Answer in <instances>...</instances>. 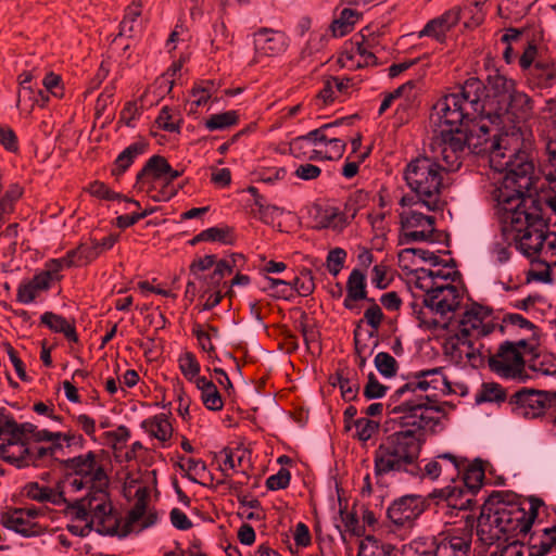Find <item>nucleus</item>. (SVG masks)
Wrapping results in <instances>:
<instances>
[{"instance_id":"nucleus-1","label":"nucleus","mask_w":556,"mask_h":556,"mask_svg":"<svg viewBox=\"0 0 556 556\" xmlns=\"http://www.w3.org/2000/svg\"><path fill=\"white\" fill-rule=\"evenodd\" d=\"M399 263L410 271L415 287L425 292L424 303L435 316L432 324L447 327L465 295L462 275L455 265L424 249L402 250Z\"/></svg>"},{"instance_id":"nucleus-2","label":"nucleus","mask_w":556,"mask_h":556,"mask_svg":"<svg viewBox=\"0 0 556 556\" xmlns=\"http://www.w3.org/2000/svg\"><path fill=\"white\" fill-rule=\"evenodd\" d=\"M426 404L427 399L422 397L405 399L400 404H390V412L401 415L404 428L388 435L376 450V476L415 471L425 433L433 431L439 422V413Z\"/></svg>"},{"instance_id":"nucleus-3","label":"nucleus","mask_w":556,"mask_h":556,"mask_svg":"<svg viewBox=\"0 0 556 556\" xmlns=\"http://www.w3.org/2000/svg\"><path fill=\"white\" fill-rule=\"evenodd\" d=\"M532 170V163H522L519 169L505 175L493 191L503 228L513 233L517 248L526 256L533 255L534 247L548 227L540 214L527 205L530 199L525 194L531 186Z\"/></svg>"},{"instance_id":"nucleus-4","label":"nucleus","mask_w":556,"mask_h":556,"mask_svg":"<svg viewBox=\"0 0 556 556\" xmlns=\"http://www.w3.org/2000/svg\"><path fill=\"white\" fill-rule=\"evenodd\" d=\"M485 121L468 124L460 130H435V138L432 150L441 159L444 173L453 172L460 167L465 150L480 155L488 154L490 166L505 175L510 174V161L506 160V152L501 150V141L491 140L490 131L486 129ZM516 169H513L515 172Z\"/></svg>"},{"instance_id":"nucleus-5","label":"nucleus","mask_w":556,"mask_h":556,"mask_svg":"<svg viewBox=\"0 0 556 556\" xmlns=\"http://www.w3.org/2000/svg\"><path fill=\"white\" fill-rule=\"evenodd\" d=\"M533 114V101L523 91L516 89L504 104V110L492 117L491 140L501 141L509 167L519 169L522 163H530L526 150L531 146V132L525 123Z\"/></svg>"},{"instance_id":"nucleus-6","label":"nucleus","mask_w":556,"mask_h":556,"mask_svg":"<svg viewBox=\"0 0 556 556\" xmlns=\"http://www.w3.org/2000/svg\"><path fill=\"white\" fill-rule=\"evenodd\" d=\"M483 86L468 79L457 91L444 94L433 105L430 122L435 130H460L482 119L480 98Z\"/></svg>"},{"instance_id":"nucleus-7","label":"nucleus","mask_w":556,"mask_h":556,"mask_svg":"<svg viewBox=\"0 0 556 556\" xmlns=\"http://www.w3.org/2000/svg\"><path fill=\"white\" fill-rule=\"evenodd\" d=\"M66 508L71 516L67 530L76 536H87L91 530L101 534L124 536L125 531L119 530V517L113 509L108 494L100 497L67 500Z\"/></svg>"},{"instance_id":"nucleus-8","label":"nucleus","mask_w":556,"mask_h":556,"mask_svg":"<svg viewBox=\"0 0 556 556\" xmlns=\"http://www.w3.org/2000/svg\"><path fill=\"white\" fill-rule=\"evenodd\" d=\"M488 503H497L494 507L483 509L478 518L477 534L481 542L492 545L497 541H508L526 535L531 527L526 508L518 504H506L502 495L492 496Z\"/></svg>"},{"instance_id":"nucleus-9","label":"nucleus","mask_w":556,"mask_h":556,"mask_svg":"<svg viewBox=\"0 0 556 556\" xmlns=\"http://www.w3.org/2000/svg\"><path fill=\"white\" fill-rule=\"evenodd\" d=\"M444 176V167L439 160L426 155L410 160L403 170L407 187L416 195V205H425L428 211L440 205Z\"/></svg>"},{"instance_id":"nucleus-10","label":"nucleus","mask_w":556,"mask_h":556,"mask_svg":"<svg viewBox=\"0 0 556 556\" xmlns=\"http://www.w3.org/2000/svg\"><path fill=\"white\" fill-rule=\"evenodd\" d=\"M67 478L64 483L66 493H76L85 490V497H100L106 494L109 478L103 465L101 453L88 452L70 458L65 463Z\"/></svg>"},{"instance_id":"nucleus-11","label":"nucleus","mask_w":556,"mask_h":556,"mask_svg":"<svg viewBox=\"0 0 556 556\" xmlns=\"http://www.w3.org/2000/svg\"><path fill=\"white\" fill-rule=\"evenodd\" d=\"M0 457L15 465H37L35 426L0 418Z\"/></svg>"},{"instance_id":"nucleus-12","label":"nucleus","mask_w":556,"mask_h":556,"mask_svg":"<svg viewBox=\"0 0 556 556\" xmlns=\"http://www.w3.org/2000/svg\"><path fill=\"white\" fill-rule=\"evenodd\" d=\"M181 174L180 170L174 169L165 157L153 155L137 174L134 189L155 202H165L177 193L174 181Z\"/></svg>"},{"instance_id":"nucleus-13","label":"nucleus","mask_w":556,"mask_h":556,"mask_svg":"<svg viewBox=\"0 0 556 556\" xmlns=\"http://www.w3.org/2000/svg\"><path fill=\"white\" fill-rule=\"evenodd\" d=\"M452 392V387L443 374L441 368L430 370H422L416 377L399 388L393 396L391 404H400L405 399H427V406L440 412L432 404L431 397H437L439 394H448Z\"/></svg>"},{"instance_id":"nucleus-14","label":"nucleus","mask_w":556,"mask_h":556,"mask_svg":"<svg viewBox=\"0 0 556 556\" xmlns=\"http://www.w3.org/2000/svg\"><path fill=\"white\" fill-rule=\"evenodd\" d=\"M490 367L507 379H522L527 357L532 355V346L521 340L518 343L505 342L495 354L485 350Z\"/></svg>"},{"instance_id":"nucleus-15","label":"nucleus","mask_w":556,"mask_h":556,"mask_svg":"<svg viewBox=\"0 0 556 556\" xmlns=\"http://www.w3.org/2000/svg\"><path fill=\"white\" fill-rule=\"evenodd\" d=\"M59 263L47 261L31 278L23 279L16 288V301L24 305L41 302L51 288L62 279Z\"/></svg>"},{"instance_id":"nucleus-16","label":"nucleus","mask_w":556,"mask_h":556,"mask_svg":"<svg viewBox=\"0 0 556 556\" xmlns=\"http://www.w3.org/2000/svg\"><path fill=\"white\" fill-rule=\"evenodd\" d=\"M444 353L452 363L460 366L479 367L486 357L482 343L459 329L446 339Z\"/></svg>"},{"instance_id":"nucleus-17","label":"nucleus","mask_w":556,"mask_h":556,"mask_svg":"<svg viewBox=\"0 0 556 556\" xmlns=\"http://www.w3.org/2000/svg\"><path fill=\"white\" fill-rule=\"evenodd\" d=\"M490 93L482 100L480 98V109L482 112V121L486 123V129L490 131L492 125V117H496L501 110H504V104L507 102L509 96L517 89L514 79L508 78L500 73L490 75L488 78Z\"/></svg>"},{"instance_id":"nucleus-18","label":"nucleus","mask_w":556,"mask_h":556,"mask_svg":"<svg viewBox=\"0 0 556 556\" xmlns=\"http://www.w3.org/2000/svg\"><path fill=\"white\" fill-rule=\"evenodd\" d=\"M413 205V207L405 210L401 213V223L404 236L412 241H422L432 238L434 232V218L431 215L425 214L420 211L425 205H416L417 200L413 198L403 197L401 205Z\"/></svg>"},{"instance_id":"nucleus-19","label":"nucleus","mask_w":556,"mask_h":556,"mask_svg":"<svg viewBox=\"0 0 556 556\" xmlns=\"http://www.w3.org/2000/svg\"><path fill=\"white\" fill-rule=\"evenodd\" d=\"M496 328L502 331L493 311L478 303L466 306L458 321V329L477 340L492 333Z\"/></svg>"},{"instance_id":"nucleus-20","label":"nucleus","mask_w":556,"mask_h":556,"mask_svg":"<svg viewBox=\"0 0 556 556\" xmlns=\"http://www.w3.org/2000/svg\"><path fill=\"white\" fill-rule=\"evenodd\" d=\"M531 269L528 273V280L541 282L551 281V267L556 266V232L546 229L533 249Z\"/></svg>"},{"instance_id":"nucleus-21","label":"nucleus","mask_w":556,"mask_h":556,"mask_svg":"<svg viewBox=\"0 0 556 556\" xmlns=\"http://www.w3.org/2000/svg\"><path fill=\"white\" fill-rule=\"evenodd\" d=\"M45 513L41 508L30 506L16 508L4 513L1 517L3 526L25 536L37 535L41 532V519Z\"/></svg>"},{"instance_id":"nucleus-22","label":"nucleus","mask_w":556,"mask_h":556,"mask_svg":"<svg viewBox=\"0 0 556 556\" xmlns=\"http://www.w3.org/2000/svg\"><path fill=\"white\" fill-rule=\"evenodd\" d=\"M471 532L466 528H450L433 538L434 556H468Z\"/></svg>"},{"instance_id":"nucleus-23","label":"nucleus","mask_w":556,"mask_h":556,"mask_svg":"<svg viewBox=\"0 0 556 556\" xmlns=\"http://www.w3.org/2000/svg\"><path fill=\"white\" fill-rule=\"evenodd\" d=\"M83 440L81 435L71 432H53L47 429H38L35 426L37 463L48 457H58L64 445L80 444Z\"/></svg>"},{"instance_id":"nucleus-24","label":"nucleus","mask_w":556,"mask_h":556,"mask_svg":"<svg viewBox=\"0 0 556 556\" xmlns=\"http://www.w3.org/2000/svg\"><path fill=\"white\" fill-rule=\"evenodd\" d=\"M424 509L425 501L421 496L405 495L391 504L388 517L397 527L410 528Z\"/></svg>"},{"instance_id":"nucleus-25","label":"nucleus","mask_w":556,"mask_h":556,"mask_svg":"<svg viewBox=\"0 0 556 556\" xmlns=\"http://www.w3.org/2000/svg\"><path fill=\"white\" fill-rule=\"evenodd\" d=\"M460 466L458 457L451 453H444L428 460L422 468H418V472L420 478L435 480L442 476L445 480L455 481L460 473Z\"/></svg>"},{"instance_id":"nucleus-26","label":"nucleus","mask_w":556,"mask_h":556,"mask_svg":"<svg viewBox=\"0 0 556 556\" xmlns=\"http://www.w3.org/2000/svg\"><path fill=\"white\" fill-rule=\"evenodd\" d=\"M377 59L364 41H346L338 55V64L349 71L375 65Z\"/></svg>"},{"instance_id":"nucleus-27","label":"nucleus","mask_w":556,"mask_h":556,"mask_svg":"<svg viewBox=\"0 0 556 556\" xmlns=\"http://www.w3.org/2000/svg\"><path fill=\"white\" fill-rule=\"evenodd\" d=\"M348 122L346 118L337 119L333 123L324 124L317 129H314L305 136L298 137L290 142L291 153L300 157L301 150L311 148L312 142L324 141V136L327 138H344L343 125Z\"/></svg>"},{"instance_id":"nucleus-28","label":"nucleus","mask_w":556,"mask_h":556,"mask_svg":"<svg viewBox=\"0 0 556 556\" xmlns=\"http://www.w3.org/2000/svg\"><path fill=\"white\" fill-rule=\"evenodd\" d=\"M515 410L527 418H535L544 413L547 396L542 391L520 390L514 395Z\"/></svg>"},{"instance_id":"nucleus-29","label":"nucleus","mask_w":556,"mask_h":556,"mask_svg":"<svg viewBox=\"0 0 556 556\" xmlns=\"http://www.w3.org/2000/svg\"><path fill=\"white\" fill-rule=\"evenodd\" d=\"M286 48V37L279 31L262 29L254 34V62H258L262 56L279 55Z\"/></svg>"},{"instance_id":"nucleus-30","label":"nucleus","mask_w":556,"mask_h":556,"mask_svg":"<svg viewBox=\"0 0 556 556\" xmlns=\"http://www.w3.org/2000/svg\"><path fill=\"white\" fill-rule=\"evenodd\" d=\"M346 141L344 138H327L324 141L312 142L311 148L301 150V156L308 160H339L345 151Z\"/></svg>"},{"instance_id":"nucleus-31","label":"nucleus","mask_w":556,"mask_h":556,"mask_svg":"<svg viewBox=\"0 0 556 556\" xmlns=\"http://www.w3.org/2000/svg\"><path fill=\"white\" fill-rule=\"evenodd\" d=\"M460 8L454 7L442 15L430 20L418 33V37H430L439 42L444 41L446 34L459 22Z\"/></svg>"},{"instance_id":"nucleus-32","label":"nucleus","mask_w":556,"mask_h":556,"mask_svg":"<svg viewBox=\"0 0 556 556\" xmlns=\"http://www.w3.org/2000/svg\"><path fill=\"white\" fill-rule=\"evenodd\" d=\"M157 519V513L150 509L146 501L140 498L129 511L126 525L124 527L119 526V530L125 531L124 535H126L128 531H140L154 526Z\"/></svg>"},{"instance_id":"nucleus-33","label":"nucleus","mask_w":556,"mask_h":556,"mask_svg":"<svg viewBox=\"0 0 556 556\" xmlns=\"http://www.w3.org/2000/svg\"><path fill=\"white\" fill-rule=\"evenodd\" d=\"M101 254L100 244H80L76 249L70 250L63 257L53 258L59 263L60 270L70 267H80L94 261Z\"/></svg>"},{"instance_id":"nucleus-34","label":"nucleus","mask_w":556,"mask_h":556,"mask_svg":"<svg viewBox=\"0 0 556 556\" xmlns=\"http://www.w3.org/2000/svg\"><path fill=\"white\" fill-rule=\"evenodd\" d=\"M268 286L275 290H278L279 287H282L283 289L280 291L282 293L286 291L295 290L302 296H307L315 290L314 278L309 269L301 270L300 274L292 280V282L269 278Z\"/></svg>"},{"instance_id":"nucleus-35","label":"nucleus","mask_w":556,"mask_h":556,"mask_svg":"<svg viewBox=\"0 0 556 556\" xmlns=\"http://www.w3.org/2000/svg\"><path fill=\"white\" fill-rule=\"evenodd\" d=\"M141 428L146 433L161 442L163 445H165L173 435V426L169 421V417L164 413L156 414L142 420Z\"/></svg>"},{"instance_id":"nucleus-36","label":"nucleus","mask_w":556,"mask_h":556,"mask_svg":"<svg viewBox=\"0 0 556 556\" xmlns=\"http://www.w3.org/2000/svg\"><path fill=\"white\" fill-rule=\"evenodd\" d=\"M40 323L51 331L62 333L68 341L78 342L75 325L63 316L52 312H45L40 316Z\"/></svg>"},{"instance_id":"nucleus-37","label":"nucleus","mask_w":556,"mask_h":556,"mask_svg":"<svg viewBox=\"0 0 556 556\" xmlns=\"http://www.w3.org/2000/svg\"><path fill=\"white\" fill-rule=\"evenodd\" d=\"M65 493V490L60 491L58 489L40 485L36 482L28 483L25 486V495L27 497L39 502H49L54 505L67 504V498L64 495Z\"/></svg>"},{"instance_id":"nucleus-38","label":"nucleus","mask_w":556,"mask_h":556,"mask_svg":"<svg viewBox=\"0 0 556 556\" xmlns=\"http://www.w3.org/2000/svg\"><path fill=\"white\" fill-rule=\"evenodd\" d=\"M404 85H409L410 88L400 93L395 101V119L402 125L405 124L413 115L416 108V89L413 81H407Z\"/></svg>"},{"instance_id":"nucleus-39","label":"nucleus","mask_w":556,"mask_h":556,"mask_svg":"<svg viewBox=\"0 0 556 556\" xmlns=\"http://www.w3.org/2000/svg\"><path fill=\"white\" fill-rule=\"evenodd\" d=\"M142 4L140 0H134L125 10V15L121 22L119 35L131 37L139 33L142 28V20L140 18Z\"/></svg>"},{"instance_id":"nucleus-40","label":"nucleus","mask_w":556,"mask_h":556,"mask_svg":"<svg viewBox=\"0 0 556 556\" xmlns=\"http://www.w3.org/2000/svg\"><path fill=\"white\" fill-rule=\"evenodd\" d=\"M199 293L200 300L202 301L201 311H210L217 306L223 296V286L219 283H212L211 280H207L203 277H199Z\"/></svg>"},{"instance_id":"nucleus-41","label":"nucleus","mask_w":556,"mask_h":556,"mask_svg":"<svg viewBox=\"0 0 556 556\" xmlns=\"http://www.w3.org/2000/svg\"><path fill=\"white\" fill-rule=\"evenodd\" d=\"M348 295L344 299V305L352 307L351 302L364 300L366 298V276L359 269H353L346 282Z\"/></svg>"},{"instance_id":"nucleus-42","label":"nucleus","mask_w":556,"mask_h":556,"mask_svg":"<svg viewBox=\"0 0 556 556\" xmlns=\"http://www.w3.org/2000/svg\"><path fill=\"white\" fill-rule=\"evenodd\" d=\"M197 389L200 391V397L203 405L210 410H220L224 402L216 386L208 379H197Z\"/></svg>"},{"instance_id":"nucleus-43","label":"nucleus","mask_w":556,"mask_h":556,"mask_svg":"<svg viewBox=\"0 0 556 556\" xmlns=\"http://www.w3.org/2000/svg\"><path fill=\"white\" fill-rule=\"evenodd\" d=\"M146 148L147 146L143 142H134L125 150H123L114 162V165L111 169L112 175H122L127 168H129V166L139 155L146 152Z\"/></svg>"},{"instance_id":"nucleus-44","label":"nucleus","mask_w":556,"mask_h":556,"mask_svg":"<svg viewBox=\"0 0 556 556\" xmlns=\"http://www.w3.org/2000/svg\"><path fill=\"white\" fill-rule=\"evenodd\" d=\"M215 92V84L211 80L201 81L200 84L195 85L191 90L190 99L188 102L190 106V113L195 114L198 108L206 106Z\"/></svg>"},{"instance_id":"nucleus-45","label":"nucleus","mask_w":556,"mask_h":556,"mask_svg":"<svg viewBox=\"0 0 556 556\" xmlns=\"http://www.w3.org/2000/svg\"><path fill=\"white\" fill-rule=\"evenodd\" d=\"M245 451L241 448H224L219 452V468L225 477H229L231 472L237 471L245 457Z\"/></svg>"},{"instance_id":"nucleus-46","label":"nucleus","mask_w":556,"mask_h":556,"mask_svg":"<svg viewBox=\"0 0 556 556\" xmlns=\"http://www.w3.org/2000/svg\"><path fill=\"white\" fill-rule=\"evenodd\" d=\"M198 239L231 245L236 241V236L233 229L229 226H215L201 231Z\"/></svg>"},{"instance_id":"nucleus-47","label":"nucleus","mask_w":556,"mask_h":556,"mask_svg":"<svg viewBox=\"0 0 556 556\" xmlns=\"http://www.w3.org/2000/svg\"><path fill=\"white\" fill-rule=\"evenodd\" d=\"M361 13L354 9L345 8L332 24V33L336 37L345 36L359 20Z\"/></svg>"},{"instance_id":"nucleus-48","label":"nucleus","mask_w":556,"mask_h":556,"mask_svg":"<svg viewBox=\"0 0 556 556\" xmlns=\"http://www.w3.org/2000/svg\"><path fill=\"white\" fill-rule=\"evenodd\" d=\"M460 472L464 471L463 482L471 492L478 490L484 479V471L480 464L466 465L465 459H460Z\"/></svg>"},{"instance_id":"nucleus-49","label":"nucleus","mask_w":556,"mask_h":556,"mask_svg":"<svg viewBox=\"0 0 556 556\" xmlns=\"http://www.w3.org/2000/svg\"><path fill=\"white\" fill-rule=\"evenodd\" d=\"M238 113L236 111H227L211 115L205 119L204 126L210 131L224 130L238 123Z\"/></svg>"},{"instance_id":"nucleus-50","label":"nucleus","mask_w":556,"mask_h":556,"mask_svg":"<svg viewBox=\"0 0 556 556\" xmlns=\"http://www.w3.org/2000/svg\"><path fill=\"white\" fill-rule=\"evenodd\" d=\"M179 369L186 379L197 384V379H204L205 377L199 376L200 364L194 354L190 352L182 353L178 358Z\"/></svg>"},{"instance_id":"nucleus-51","label":"nucleus","mask_w":556,"mask_h":556,"mask_svg":"<svg viewBox=\"0 0 556 556\" xmlns=\"http://www.w3.org/2000/svg\"><path fill=\"white\" fill-rule=\"evenodd\" d=\"M357 556H393V552L390 545H384L372 536H366L359 544Z\"/></svg>"},{"instance_id":"nucleus-52","label":"nucleus","mask_w":556,"mask_h":556,"mask_svg":"<svg viewBox=\"0 0 556 556\" xmlns=\"http://www.w3.org/2000/svg\"><path fill=\"white\" fill-rule=\"evenodd\" d=\"M505 400L503 388L495 382H484L476 393L477 403L502 402Z\"/></svg>"},{"instance_id":"nucleus-53","label":"nucleus","mask_w":556,"mask_h":556,"mask_svg":"<svg viewBox=\"0 0 556 556\" xmlns=\"http://www.w3.org/2000/svg\"><path fill=\"white\" fill-rule=\"evenodd\" d=\"M374 364L378 372L384 378H392L399 370L396 359L387 352H379L374 359Z\"/></svg>"},{"instance_id":"nucleus-54","label":"nucleus","mask_w":556,"mask_h":556,"mask_svg":"<svg viewBox=\"0 0 556 556\" xmlns=\"http://www.w3.org/2000/svg\"><path fill=\"white\" fill-rule=\"evenodd\" d=\"M354 374L350 371L339 372L337 376V383L341 390L342 397L345 401H352L356 397L358 392V383L354 378Z\"/></svg>"},{"instance_id":"nucleus-55","label":"nucleus","mask_w":556,"mask_h":556,"mask_svg":"<svg viewBox=\"0 0 556 556\" xmlns=\"http://www.w3.org/2000/svg\"><path fill=\"white\" fill-rule=\"evenodd\" d=\"M545 539L540 544L526 546L529 556H545L556 545V526L544 529Z\"/></svg>"},{"instance_id":"nucleus-56","label":"nucleus","mask_w":556,"mask_h":556,"mask_svg":"<svg viewBox=\"0 0 556 556\" xmlns=\"http://www.w3.org/2000/svg\"><path fill=\"white\" fill-rule=\"evenodd\" d=\"M369 194L363 190H356L350 194L344 205V215L346 218H354L356 214L367 205Z\"/></svg>"},{"instance_id":"nucleus-57","label":"nucleus","mask_w":556,"mask_h":556,"mask_svg":"<svg viewBox=\"0 0 556 556\" xmlns=\"http://www.w3.org/2000/svg\"><path fill=\"white\" fill-rule=\"evenodd\" d=\"M466 492L457 485L446 486L442 490V496L445 498L447 505L457 509H466L470 503L469 498H465Z\"/></svg>"},{"instance_id":"nucleus-58","label":"nucleus","mask_w":556,"mask_h":556,"mask_svg":"<svg viewBox=\"0 0 556 556\" xmlns=\"http://www.w3.org/2000/svg\"><path fill=\"white\" fill-rule=\"evenodd\" d=\"M433 542L429 543L425 539H416L405 544L402 548V556H431Z\"/></svg>"},{"instance_id":"nucleus-59","label":"nucleus","mask_w":556,"mask_h":556,"mask_svg":"<svg viewBox=\"0 0 556 556\" xmlns=\"http://www.w3.org/2000/svg\"><path fill=\"white\" fill-rule=\"evenodd\" d=\"M379 424L367 418H359L355 421V435L361 441L370 440L378 431Z\"/></svg>"},{"instance_id":"nucleus-60","label":"nucleus","mask_w":556,"mask_h":556,"mask_svg":"<svg viewBox=\"0 0 556 556\" xmlns=\"http://www.w3.org/2000/svg\"><path fill=\"white\" fill-rule=\"evenodd\" d=\"M346 252L341 248L329 251L327 256V269L332 276H338L344 266Z\"/></svg>"},{"instance_id":"nucleus-61","label":"nucleus","mask_w":556,"mask_h":556,"mask_svg":"<svg viewBox=\"0 0 556 556\" xmlns=\"http://www.w3.org/2000/svg\"><path fill=\"white\" fill-rule=\"evenodd\" d=\"M49 100V94L42 89H33V93H25V101H23L21 105H17V108L30 112L35 105L43 108Z\"/></svg>"},{"instance_id":"nucleus-62","label":"nucleus","mask_w":556,"mask_h":556,"mask_svg":"<svg viewBox=\"0 0 556 556\" xmlns=\"http://www.w3.org/2000/svg\"><path fill=\"white\" fill-rule=\"evenodd\" d=\"M175 401L178 403L177 413L178 415L188 420L190 418V405L191 399L185 391L184 387L180 384H176L174 387Z\"/></svg>"},{"instance_id":"nucleus-63","label":"nucleus","mask_w":556,"mask_h":556,"mask_svg":"<svg viewBox=\"0 0 556 556\" xmlns=\"http://www.w3.org/2000/svg\"><path fill=\"white\" fill-rule=\"evenodd\" d=\"M545 357H541L538 353H535L534 348L532 346V355L527 357V364L533 371H538L542 375H553L556 372V365L552 363H545Z\"/></svg>"},{"instance_id":"nucleus-64","label":"nucleus","mask_w":556,"mask_h":556,"mask_svg":"<svg viewBox=\"0 0 556 556\" xmlns=\"http://www.w3.org/2000/svg\"><path fill=\"white\" fill-rule=\"evenodd\" d=\"M530 74L536 77L540 84H548L555 77V70L552 63L538 61L531 68Z\"/></svg>"}]
</instances>
